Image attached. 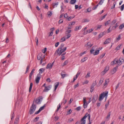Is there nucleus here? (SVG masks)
<instances>
[{
	"mask_svg": "<svg viewBox=\"0 0 124 124\" xmlns=\"http://www.w3.org/2000/svg\"><path fill=\"white\" fill-rule=\"evenodd\" d=\"M87 59V57H85L83 59H82L81 60V62H83L85 61H86Z\"/></svg>",
	"mask_w": 124,
	"mask_h": 124,
	"instance_id": "26",
	"label": "nucleus"
},
{
	"mask_svg": "<svg viewBox=\"0 0 124 124\" xmlns=\"http://www.w3.org/2000/svg\"><path fill=\"white\" fill-rule=\"evenodd\" d=\"M105 32H103L100 33L98 36L99 38H100L102 37L105 34Z\"/></svg>",
	"mask_w": 124,
	"mask_h": 124,
	"instance_id": "17",
	"label": "nucleus"
},
{
	"mask_svg": "<svg viewBox=\"0 0 124 124\" xmlns=\"http://www.w3.org/2000/svg\"><path fill=\"white\" fill-rule=\"evenodd\" d=\"M19 119V118H18L16 119L14 122V124H17Z\"/></svg>",
	"mask_w": 124,
	"mask_h": 124,
	"instance_id": "35",
	"label": "nucleus"
},
{
	"mask_svg": "<svg viewBox=\"0 0 124 124\" xmlns=\"http://www.w3.org/2000/svg\"><path fill=\"white\" fill-rule=\"evenodd\" d=\"M118 26V25L117 24V23L115 24V26H113V28H114V27H115V29H116L117 27Z\"/></svg>",
	"mask_w": 124,
	"mask_h": 124,
	"instance_id": "58",
	"label": "nucleus"
},
{
	"mask_svg": "<svg viewBox=\"0 0 124 124\" xmlns=\"http://www.w3.org/2000/svg\"><path fill=\"white\" fill-rule=\"evenodd\" d=\"M83 101L84 108H86L88 104L91 102V98H89V100L88 102H86V98L85 97H84L83 98Z\"/></svg>",
	"mask_w": 124,
	"mask_h": 124,
	"instance_id": "6",
	"label": "nucleus"
},
{
	"mask_svg": "<svg viewBox=\"0 0 124 124\" xmlns=\"http://www.w3.org/2000/svg\"><path fill=\"white\" fill-rule=\"evenodd\" d=\"M35 41L36 42V45H38V38L37 37H36Z\"/></svg>",
	"mask_w": 124,
	"mask_h": 124,
	"instance_id": "32",
	"label": "nucleus"
},
{
	"mask_svg": "<svg viewBox=\"0 0 124 124\" xmlns=\"http://www.w3.org/2000/svg\"><path fill=\"white\" fill-rule=\"evenodd\" d=\"M54 63V62H53L52 64L50 63H48L47 65L46 68L47 69H51Z\"/></svg>",
	"mask_w": 124,
	"mask_h": 124,
	"instance_id": "13",
	"label": "nucleus"
},
{
	"mask_svg": "<svg viewBox=\"0 0 124 124\" xmlns=\"http://www.w3.org/2000/svg\"><path fill=\"white\" fill-rule=\"evenodd\" d=\"M110 112H109V113L108 114V115L106 117V119L107 120H108L110 118Z\"/></svg>",
	"mask_w": 124,
	"mask_h": 124,
	"instance_id": "27",
	"label": "nucleus"
},
{
	"mask_svg": "<svg viewBox=\"0 0 124 124\" xmlns=\"http://www.w3.org/2000/svg\"><path fill=\"white\" fill-rule=\"evenodd\" d=\"M116 19L113 20L112 22V25L114 24L116 22Z\"/></svg>",
	"mask_w": 124,
	"mask_h": 124,
	"instance_id": "49",
	"label": "nucleus"
},
{
	"mask_svg": "<svg viewBox=\"0 0 124 124\" xmlns=\"http://www.w3.org/2000/svg\"><path fill=\"white\" fill-rule=\"evenodd\" d=\"M93 46V44L89 42H88L85 45V46H87L88 48L91 47Z\"/></svg>",
	"mask_w": 124,
	"mask_h": 124,
	"instance_id": "15",
	"label": "nucleus"
},
{
	"mask_svg": "<svg viewBox=\"0 0 124 124\" xmlns=\"http://www.w3.org/2000/svg\"><path fill=\"white\" fill-rule=\"evenodd\" d=\"M71 36V35L70 34H69L67 35V37H65L66 39H67L70 37Z\"/></svg>",
	"mask_w": 124,
	"mask_h": 124,
	"instance_id": "48",
	"label": "nucleus"
},
{
	"mask_svg": "<svg viewBox=\"0 0 124 124\" xmlns=\"http://www.w3.org/2000/svg\"><path fill=\"white\" fill-rule=\"evenodd\" d=\"M59 4L58 2H57V3H54L53 4V7L54 8L55 7H57V6Z\"/></svg>",
	"mask_w": 124,
	"mask_h": 124,
	"instance_id": "24",
	"label": "nucleus"
},
{
	"mask_svg": "<svg viewBox=\"0 0 124 124\" xmlns=\"http://www.w3.org/2000/svg\"><path fill=\"white\" fill-rule=\"evenodd\" d=\"M66 54V52L64 53L63 54H62V56L61 58V60H63L65 58V56L64 55Z\"/></svg>",
	"mask_w": 124,
	"mask_h": 124,
	"instance_id": "25",
	"label": "nucleus"
},
{
	"mask_svg": "<svg viewBox=\"0 0 124 124\" xmlns=\"http://www.w3.org/2000/svg\"><path fill=\"white\" fill-rule=\"evenodd\" d=\"M42 55H38L37 56V59L39 60L41 59Z\"/></svg>",
	"mask_w": 124,
	"mask_h": 124,
	"instance_id": "44",
	"label": "nucleus"
},
{
	"mask_svg": "<svg viewBox=\"0 0 124 124\" xmlns=\"http://www.w3.org/2000/svg\"><path fill=\"white\" fill-rule=\"evenodd\" d=\"M96 81H95L93 83L92 85L94 86L96 85Z\"/></svg>",
	"mask_w": 124,
	"mask_h": 124,
	"instance_id": "53",
	"label": "nucleus"
},
{
	"mask_svg": "<svg viewBox=\"0 0 124 124\" xmlns=\"http://www.w3.org/2000/svg\"><path fill=\"white\" fill-rule=\"evenodd\" d=\"M111 38H108L106 39L104 43V44H106L109 43L111 42Z\"/></svg>",
	"mask_w": 124,
	"mask_h": 124,
	"instance_id": "14",
	"label": "nucleus"
},
{
	"mask_svg": "<svg viewBox=\"0 0 124 124\" xmlns=\"http://www.w3.org/2000/svg\"><path fill=\"white\" fill-rule=\"evenodd\" d=\"M64 46V44H62L56 51L55 53H57L59 56L61 55L65 51L66 49L67 48L66 47H63Z\"/></svg>",
	"mask_w": 124,
	"mask_h": 124,
	"instance_id": "1",
	"label": "nucleus"
},
{
	"mask_svg": "<svg viewBox=\"0 0 124 124\" xmlns=\"http://www.w3.org/2000/svg\"><path fill=\"white\" fill-rule=\"evenodd\" d=\"M36 105L33 103L31 108L30 110L29 113L30 114H32L35 110L36 108Z\"/></svg>",
	"mask_w": 124,
	"mask_h": 124,
	"instance_id": "7",
	"label": "nucleus"
},
{
	"mask_svg": "<svg viewBox=\"0 0 124 124\" xmlns=\"http://www.w3.org/2000/svg\"><path fill=\"white\" fill-rule=\"evenodd\" d=\"M52 14V12L50 11H48L47 13V15L49 17L51 16Z\"/></svg>",
	"mask_w": 124,
	"mask_h": 124,
	"instance_id": "34",
	"label": "nucleus"
},
{
	"mask_svg": "<svg viewBox=\"0 0 124 124\" xmlns=\"http://www.w3.org/2000/svg\"><path fill=\"white\" fill-rule=\"evenodd\" d=\"M107 14H106L104 16L102 17L101 18L99 19V20L100 21H101L105 17L107 16Z\"/></svg>",
	"mask_w": 124,
	"mask_h": 124,
	"instance_id": "33",
	"label": "nucleus"
},
{
	"mask_svg": "<svg viewBox=\"0 0 124 124\" xmlns=\"http://www.w3.org/2000/svg\"><path fill=\"white\" fill-rule=\"evenodd\" d=\"M45 107V105H44L43 106H42L40 108H39V110H40L41 111V110H43V109H44Z\"/></svg>",
	"mask_w": 124,
	"mask_h": 124,
	"instance_id": "41",
	"label": "nucleus"
},
{
	"mask_svg": "<svg viewBox=\"0 0 124 124\" xmlns=\"http://www.w3.org/2000/svg\"><path fill=\"white\" fill-rule=\"evenodd\" d=\"M81 109V107L80 106H79L77 107L76 109L77 110V111H79L80 109Z\"/></svg>",
	"mask_w": 124,
	"mask_h": 124,
	"instance_id": "62",
	"label": "nucleus"
},
{
	"mask_svg": "<svg viewBox=\"0 0 124 124\" xmlns=\"http://www.w3.org/2000/svg\"><path fill=\"white\" fill-rule=\"evenodd\" d=\"M59 84V82L56 83L54 84V85H55L54 90L55 91V90L57 88Z\"/></svg>",
	"mask_w": 124,
	"mask_h": 124,
	"instance_id": "18",
	"label": "nucleus"
},
{
	"mask_svg": "<svg viewBox=\"0 0 124 124\" xmlns=\"http://www.w3.org/2000/svg\"><path fill=\"white\" fill-rule=\"evenodd\" d=\"M109 67L108 66H107L104 68V70L101 72V76H103L108 71L109 69Z\"/></svg>",
	"mask_w": 124,
	"mask_h": 124,
	"instance_id": "8",
	"label": "nucleus"
},
{
	"mask_svg": "<svg viewBox=\"0 0 124 124\" xmlns=\"http://www.w3.org/2000/svg\"><path fill=\"white\" fill-rule=\"evenodd\" d=\"M76 1V0H71L70 1V3L71 4L75 3Z\"/></svg>",
	"mask_w": 124,
	"mask_h": 124,
	"instance_id": "22",
	"label": "nucleus"
},
{
	"mask_svg": "<svg viewBox=\"0 0 124 124\" xmlns=\"http://www.w3.org/2000/svg\"><path fill=\"white\" fill-rule=\"evenodd\" d=\"M35 70L34 69H32V71H31V72L30 73V75L32 76V75L33 73L34 72Z\"/></svg>",
	"mask_w": 124,
	"mask_h": 124,
	"instance_id": "52",
	"label": "nucleus"
},
{
	"mask_svg": "<svg viewBox=\"0 0 124 124\" xmlns=\"http://www.w3.org/2000/svg\"><path fill=\"white\" fill-rule=\"evenodd\" d=\"M104 80V78L103 77H102L100 78L99 83L101 85L102 84Z\"/></svg>",
	"mask_w": 124,
	"mask_h": 124,
	"instance_id": "21",
	"label": "nucleus"
},
{
	"mask_svg": "<svg viewBox=\"0 0 124 124\" xmlns=\"http://www.w3.org/2000/svg\"><path fill=\"white\" fill-rule=\"evenodd\" d=\"M46 48H45L44 49L42 50V51L44 53H45L46 51Z\"/></svg>",
	"mask_w": 124,
	"mask_h": 124,
	"instance_id": "45",
	"label": "nucleus"
},
{
	"mask_svg": "<svg viewBox=\"0 0 124 124\" xmlns=\"http://www.w3.org/2000/svg\"><path fill=\"white\" fill-rule=\"evenodd\" d=\"M68 62L67 61H65L63 63V65H66L68 63Z\"/></svg>",
	"mask_w": 124,
	"mask_h": 124,
	"instance_id": "57",
	"label": "nucleus"
},
{
	"mask_svg": "<svg viewBox=\"0 0 124 124\" xmlns=\"http://www.w3.org/2000/svg\"><path fill=\"white\" fill-rule=\"evenodd\" d=\"M75 22H72L71 23V24H69V26L74 25L75 24Z\"/></svg>",
	"mask_w": 124,
	"mask_h": 124,
	"instance_id": "59",
	"label": "nucleus"
},
{
	"mask_svg": "<svg viewBox=\"0 0 124 124\" xmlns=\"http://www.w3.org/2000/svg\"><path fill=\"white\" fill-rule=\"evenodd\" d=\"M124 62V58L123 57L120 58L119 59L116 58L114 61L112 62V64H117L118 66L121 65Z\"/></svg>",
	"mask_w": 124,
	"mask_h": 124,
	"instance_id": "2",
	"label": "nucleus"
},
{
	"mask_svg": "<svg viewBox=\"0 0 124 124\" xmlns=\"http://www.w3.org/2000/svg\"><path fill=\"white\" fill-rule=\"evenodd\" d=\"M89 82V81H88L86 80L83 83V84H87Z\"/></svg>",
	"mask_w": 124,
	"mask_h": 124,
	"instance_id": "63",
	"label": "nucleus"
},
{
	"mask_svg": "<svg viewBox=\"0 0 124 124\" xmlns=\"http://www.w3.org/2000/svg\"><path fill=\"white\" fill-rule=\"evenodd\" d=\"M63 22V20L62 19H61L59 20V24L61 23H62Z\"/></svg>",
	"mask_w": 124,
	"mask_h": 124,
	"instance_id": "55",
	"label": "nucleus"
},
{
	"mask_svg": "<svg viewBox=\"0 0 124 124\" xmlns=\"http://www.w3.org/2000/svg\"><path fill=\"white\" fill-rule=\"evenodd\" d=\"M93 31V29L92 28L91 29H90L88 30H87V32H88V33H90L92 32Z\"/></svg>",
	"mask_w": 124,
	"mask_h": 124,
	"instance_id": "36",
	"label": "nucleus"
},
{
	"mask_svg": "<svg viewBox=\"0 0 124 124\" xmlns=\"http://www.w3.org/2000/svg\"><path fill=\"white\" fill-rule=\"evenodd\" d=\"M80 72H79V71H78L76 75V76L77 77H78V76H79L80 74Z\"/></svg>",
	"mask_w": 124,
	"mask_h": 124,
	"instance_id": "60",
	"label": "nucleus"
},
{
	"mask_svg": "<svg viewBox=\"0 0 124 124\" xmlns=\"http://www.w3.org/2000/svg\"><path fill=\"white\" fill-rule=\"evenodd\" d=\"M118 67L116 66L112 70H111L110 72V73L112 74H114L116 71L117 70V69Z\"/></svg>",
	"mask_w": 124,
	"mask_h": 124,
	"instance_id": "12",
	"label": "nucleus"
},
{
	"mask_svg": "<svg viewBox=\"0 0 124 124\" xmlns=\"http://www.w3.org/2000/svg\"><path fill=\"white\" fill-rule=\"evenodd\" d=\"M124 4H123L121 6V7L120 8V9L121 11H122L124 9Z\"/></svg>",
	"mask_w": 124,
	"mask_h": 124,
	"instance_id": "46",
	"label": "nucleus"
},
{
	"mask_svg": "<svg viewBox=\"0 0 124 124\" xmlns=\"http://www.w3.org/2000/svg\"><path fill=\"white\" fill-rule=\"evenodd\" d=\"M121 39V36L120 35L118 36V37L116 38V39L117 41H119Z\"/></svg>",
	"mask_w": 124,
	"mask_h": 124,
	"instance_id": "51",
	"label": "nucleus"
},
{
	"mask_svg": "<svg viewBox=\"0 0 124 124\" xmlns=\"http://www.w3.org/2000/svg\"><path fill=\"white\" fill-rule=\"evenodd\" d=\"M39 117L37 116L33 120L31 121L32 122H36L39 119Z\"/></svg>",
	"mask_w": 124,
	"mask_h": 124,
	"instance_id": "19",
	"label": "nucleus"
},
{
	"mask_svg": "<svg viewBox=\"0 0 124 124\" xmlns=\"http://www.w3.org/2000/svg\"><path fill=\"white\" fill-rule=\"evenodd\" d=\"M109 81V79H107L105 80V83L103 84V86L105 88L107 87Z\"/></svg>",
	"mask_w": 124,
	"mask_h": 124,
	"instance_id": "11",
	"label": "nucleus"
},
{
	"mask_svg": "<svg viewBox=\"0 0 124 124\" xmlns=\"http://www.w3.org/2000/svg\"><path fill=\"white\" fill-rule=\"evenodd\" d=\"M61 75L63 78L66 76H68L67 74H63L62 73L61 74Z\"/></svg>",
	"mask_w": 124,
	"mask_h": 124,
	"instance_id": "30",
	"label": "nucleus"
},
{
	"mask_svg": "<svg viewBox=\"0 0 124 124\" xmlns=\"http://www.w3.org/2000/svg\"><path fill=\"white\" fill-rule=\"evenodd\" d=\"M30 65H29L28 66H27L26 69V71L25 73H26L28 71L29 69H30Z\"/></svg>",
	"mask_w": 124,
	"mask_h": 124,
	"instance_id": "38",
	"label": "nucleus"
},
{
	"mask_svg": "<svg viewBox=\"0 0 124 124\" xmlns=\"http://www.w3.org/2000/svg\"><path fill=\"white\" fill-rule=\"evenodd\" d=\"M110 20H108L105 23V25L106 26L109 23Z\"/></svg>",
	"mask_w": 124,
	"mask_h": 124,
	"instance_id": "50",
	"label": "nucleus"
},
{
	"mask_svg": "<svg viewBox=\"0 0 124 124\" xmlns=\"http://www.w3.org/2000/svg\"><path fill=\"white\" fill-rule=\"evenodd\" d=\"M90 20L89 19H83L82 21V23H85V22H89Z\"/></svg>",
	"mask_w": 124,
	"mask_h": 124,
	"instance_id": "20",
	"label": "nucleus"
},
{
	"mask_svg": "<svg viewBox=\"0 0 124 124\" xmlns=\"http://www.w3.org/2000/svg\"><path fill=\"white\" fill-rule=\"evenodd\" d=\"M86 53V51H84L82 53H81L80 54V56H82L84 54H85Z\"/></svg>",
	"mask_w": 124,
	"mask_h": 124,
	"instance_id": "61",
	"label": "nucleus"
},
{
	"mask_svg": "<svg viewBox=\"0 0 124 124\" xmlns=\"http://www.w3.org/2000/svg\"><path fill=\"white\" fill-rule=\"evenodd\" d=\"M61 105L60 103L58 105V106L57 107V109L56 110V112H57L59 110L60 108L61 107Z\"/></svg>",
	"mask_w": 124,
	"mask_h": 124,
	"instance_id": "42",
	"label": "nucleus"
},
{
	"mask_svg": "<svg viewBox=\"0 0 124 124\" xmlns=\"http://www.w3.org/2000/svg\"><path fill=\"white\" fill-rule=\"evenodd\" d=\"M108 92L107 91H106L102 93H101L100 96L99 98V101H101L105 97L106 99L108 96Z\"/></svg>",
	"mask_w": 124,
	"mask_h": 124,
	"instance_id": "5",
	"label": "nucleus"
},
{
	"mask_svg": "<svg viewBox=\"0 0 124 124\" xmlns=\"http://www.w3.org/2000/svg\"><path fill=\"white\" fill-rule=\"evenodd\" d=\"M52 87V86L51 85H50L46 87L43 90V91L45 92H47Z\"/></svg>",
	"mask_w": 124,
	"mask_h": 124,
	"instance_id": "9",
	"label": "nucleus"
},
{
	"mask_svg": "<svg viewBox=\"0 0 124 124\" xmlns=\"http://www.w3.org/2000/svg\"><path fill=\"white\" fill-rule=\"evenodd\" d=\"M33 85V84L32 83H31L30 84V85L29 88V91L30 92L32 89Z\"/></svg>",
	"mask_w": 124,
	"mask_h": 124,
	"instance_id": "23",
	"label": "nucleus"
},
{
	"mask_svg": "<svg viewBox=\"0 0 124 124\" xmlns=\"http://www.w3.org/2000/svg\"><path fill=\"white\" fill-rule=\"evenodd\" d=\"M124 27V24L123 23L120 25L119 27V28L121 30Z\"/></svg>",
	"mask_w": 124,
	"mask_h": 124,
	"instance_id": "28",
	"label": "nucleus"
},
{
	"mask_svg": "<svg viewBox=\"0 0 124 124\" xmlns=\"http://www.w3.org/2000/svg\"><path fill=\"white\" fill-rule=\"evenodd\" d=\"M121 46V45H119L117 46L116 47V49L117 50H119L120 49V47Z\"/></svg>",
	"mask_w": 124,
	"mask_h": 124,
	"instance_id": "64",
	"label": "nucleus"
},
{
	"mask_svg": "<svg viewBox=\"0 0 124 124\" xmlns=\"http://www.w3.org/2000/svg\"><path fill=\"white\" fill-rule=\"evenodd\" d=\"M40 74L39 73L38 74L37 77H36L35 79V81L36 82V83L38 84L39 83V80L40 79Z\"/></svg>",
	"mask_w": 124,
	"mask_h": 124,
	"instance_id": "10",
	"label": "nucleus"
},
{
	"mask_svg": "<svg viewBox=\"0 0 124 124\" xmlns=\"http://www.w3.org/2000/svg\"><path fill=\"white\" fill-rule=\"evenodd\" d=\"M45 70V69H44L43 68H41L39 70V73H40L41 74L42 73V72L44 71Z\"/></svg>",
	"mask_w": 124,
	"mask_h": 124,
	"instance_id": "29",
	"label": "nucleus"
},
{
	"mask_svg": "<svg viewBox=\"0 0 124 124\" xmlns=\"http://www.w3.org/2000/svg\"><path fill=\"white\" fill-rule=\"evenodd\" d=\"M73 121V119L72 118H70L69 119H68L67 121V122L68 123H70Z\"/></svg>",
	"mask_w": 124,
	"mask_h": 124,
	"instance_id": "31",
	"label": "nucleus"
},
{
	"mask_svg": "<svg viewBox=\"0 0 124 124\" xmlns=\"http://www.w3.org/2000/svg\"><path fill=\"white\" fill-rule=\"evenodd\" d=\"M72 112L71 109H70L67 112V115L70 114Z\"/></svg>",
	"mask_w": 124,
	"mask_h": 124,
	"instance_id": "47",
	"label": "nucleus"
},
{
	"mask_svg": "<svg viewBox=\"0 0 124 124\" xmlns=\"http://www.w3.org/2000/svg\"><path fill=\"white\" fill-rule=\"evenodd\" d=\"M90 73L88 72L87 74L86 75L85 77L86 78H87L89 77L90 76Z\"/></svg>",
	"mask_w": 124,
	"mask_h": 124,
	"instance_id": "43",
	"label": "nucleus"
},
{
	"mask_svg": "<svg viewBox=\"0 0 124 124\" xmlns=\"http://www.w3.org/2000/svg\"><path fill=\"white\" fill-rule=\"evenodd\" d=\"M59 44V42H57L55 44V46L56 47H57L58 45Z\"/></svg>",
	"mask_w": 124,
	"mask_h": 124,
	"instance_id": "56",
	"label": "nucleus"
},
{
	"mask_svg": "<svg viewBox=\"0 0 124 124\" xmlns=\"http://www.w3.org/2000/svg\"><path fill=\"white\" fill-rule=\"evenodd\" d=\"M82 26H77L74 29L75 31H77L79 30V29L81 28Z\"/></svg>",
	"mask_w": 124,
	"mask_h": 124,
	"instance_id": "16",
	"label": "nucleus"
},
{
	"mask_svg": "<svg viewBox=\"0 0 124 124\" xmlns=\"http://www.w3.org/2000/svg\"><path fill=\"white\" fill-rule=\"evenodd\" d=\"M40 101V100L39 99H36V101H34V102L37 104H39V102Z\"/></svg>",
	"mask_w": 124,
	"mask_h": 124,
	"instance_id": "37",
	"label": "nucleus"
},
{
	"mask_svg": "<svg viewBox=\"0 0 124 124\" xmlns=\"http://www.w3.org/2000/svg\"><path fill=\"white\" fill-rule=\"evenodd\" d=\"M88 117V119L89 120V123L88 124H91V122L90 121V114L87 113L81 119V124H85L86 121L85 119Z\"/></svg>",
	"mask_w": 124,
	"mask_h": 124,
	"instance_id": "4",
	"label": "nucleus"
},
{
	"mask_svg": "<svg viewBox=\"0 0 124 124\" xmlns=\"http://www.w3.org/2000/svg\"><path fill=\"white\" fill-rule=\"evenodd\" d=\"M98 6H99V4H98L95 7H93V8H92L93 10H94L96 9L97 8V7Z\"/></svg>",
	"mask_w": 124,
	"mask_h": 124,
	"instance_id": "54",
	"label": "nucleus"
},
{
	"mask_svg": "<svg viewBox=\"0 0 124 124\" xmlns=\"http://www.w3.org/2000/svg\"><path fill=\"white\" fill-rule=\"evenodd\" d=\"M104 0H101L98 4H99V5H101L103 3Z\"/></svg>",
	"mask_w": 124,
	"mask_h": 124,
	"instance_id": "39",
	"label": "nucleus"
},
{
	"mask_svg": "<svg viewBox=\"0 0 124 124\" xmlns=\"http://www.w3.org/2000/svg\"><path fill=\"white\" fill-rule=\"evenodd\" d=\"M97 46H93L91 50H90V53L91 54H93L94 55H96L98 54L99 52V51L100 49L99 48L98 50H96L94 52H93L96 49H97Z\"/></svg>",
	"mask_w": 124,
	"mask_h": 124,
	"instance_id": "3",
	"label": "nucleus"
},
{
	"mask_svg": "<svg viewBox=\"0 0 124 124\" xmlns=\"http://www.w3.org/2000/svg\"><path fill=\"white\" fill-rule=\"evenodd\" d=\"M66 38H65L64 37H63L61 39L60 41L61 42H62L65 41L66 40Z\"/></svg>",
	"mask_w": 124,
	"mask_h": 124,
	"instance_id": "40",
	"label": "nucleus"
}]
</instances>
